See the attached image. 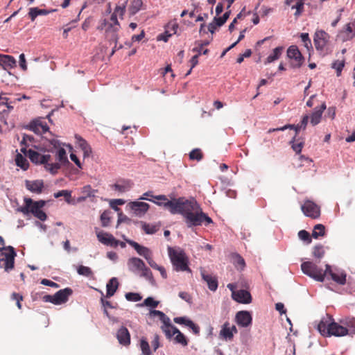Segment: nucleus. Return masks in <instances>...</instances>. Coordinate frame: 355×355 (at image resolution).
I'll return each mask as SVG.
<instances>
[{"label": "nucleus", "mask_w": 355, "mask_h": 355, "mask_svg": "<svg viewBox=\"0 0 355 355\" xmlns=\"http://www.w3.org/2000/svg\"><path fill=\"white\" fill-rule=\"evenodd\" d=\"M158 201H153L158 206L167 209L172 214H181L188 227L208 225L213 223L212 219L202 211L197 202L185 198H173L169 200L165 195L155 196Z\"/></svg>", "instance_id": "obj_1"}, {"label": "nucleus", "mask_w": 355, "mask_h": 355, "mask_svg": "<svg viewBox=\"0 0 355 355\" xmlns=\"http://www.w3.org/2000/svg\"><path fill=\"white\" fill-rule=\"evenodd\" d=\"M28 157L31 159V161L36 164H43L45 169L50 172L52 175H55L58 173V170L61 167V164L60 163H50V160L51 157L50 155H42L40 153L33 150L32 149H29L28 150Z\"/></svg>", "instance_id": "obj_2"}, {"label": "nucleus", "mask_w": 355, "mask_h": 355, "mask_svg": "<svg viewBox=\"0 0 355 355\" xmlns=\"http://www.w3.org/2000/svg\"><path fill=\"white\" fill-rule=\"evenodd\" d=\"M168 253L175 270L191 272L188 265V257L184 250L168 247Z\"/></svg>", "instance_id": "obj_3"}, {"label": "nucleus", "mask_w": 355, "mask_h": 355, "mask_svg": "<svg viewBox=\"0 0 355 355\" xmlns=\"http://www.w3.org/2000/svg\"><path fill=\"white\" fill-rule=\"evenodd\" d=\"M0 253V267L9 272L14 268L15 258L17 256L15 248L12 246L2 248Z\"/></svg>", "instance_id": "obj_4"}, {"label": "nucleus", "mask_w": 355, "mask_h": 355, "mask_svg": "<svg viewBox=\"0 0 355 355\" xmlns=\"http://www.w3.org/2000/svg\"><path fill=\"white\" fill-rule=\"evenodd\" d=\"M302 272L318 282H323L326 275V270L324 271L312 261H305L301 264Z\"/></svg>", "instance_id": "obj_5"}, {"label": "nucleus", "mask_w": 355, "mask_h": 355, "mask_svg": "<svg viewBox=\"0 0 355 355\" xmlns=\"http://www.w3.org/2000/svg\"><path fill=\"white\" fill-rule=\"evenodd\" d=\"M24 202L25 206L21 208V211L24 214L31 213L35 215L45 205V202L44 200L34 202L31 198H24Z\"/></svg>", "instance_id": "obj_6"}, {"label": "nucleus", "mask_w": 355, "mask_h": 355, "mask_svg": "<svg viewBox=\"0 0 355 355\" xmlns=\"http://www.w3.org/2000/svg\"><path fill=\"white\" fill-rule=\"evenodd\" d=\"M302 211L306 216L311 218H318L320 215V207L313 202L306 200L301 207Z\"/></svg>", "instance_id": "obj_7"}, {"label": "nucleus", "mask_w": 355, "mask_h": 355, "mask_svg": "<svg viewBox=\"0 0 355 355\" xmlns=\"http://www.w3.org/2000/svg\"><path fill=\"white\" fill-rule=\"evenodd\" d=\"M287 55L292 60L293 67H300L304 62V58L297 46H290L287 51Z\"/></svg>", "instance_id": "obj_8"}, {"label": "nucleus", "mask_w": 355, "mask_h": 355, "mask_svg": "<svg viewBox=\"0 0 355 355\" xmlns=\"http://www.w3.org/2000/svg\"><path fill=\"white\" fill-rule=\"evenodd\" d=\"M150 315L153 316H158L162 325L160 327L162 331L165 335L169 336L168 327H171V322L170 318L162 311L158 310H152Z\"/></svg>", "instance_id": "obj_9"}, {"label": "nucleus", "mask_w": 355, "mask_h": 355, "mask_svg": "<svg viewBox=\"0 0 355 355\" xmlns=\"http://www.w3.org/2000/svg\"><path fill=\"white\" fill-rule=\"evenodd\" d=\"M98 240L103 244L116 248L119 245V240H116L111 234L103 231H97L96 228Z\"/></svg>", "instance_id": "obj_10"}, {"label": "nucleus", "mask_w": 355, "mask_h": 355, "mask_svg": "<svg viewBox=\"0 0 355 355\" xmlns=\"http://www.w3.org/2000/svg\"><path fill=\"white\" fill-rule=\"evenodd\" d=\"M168 330L169 331V336L165 335L166 338L171 339L174 335H176L174 337V340L176 343L181 344L183 346L188 345L187 338L176 327L171 324V327H168Z\"/></svg>", "instance_id": "obj_11"}, {"label": "nucleus", "mask_w": 355, "mask_h": 355, "mask_svg": "<svg viewBox=\"0 0 355 355\" xmlns=\"http://www.w3.org/2000/svg\"><path fill=\"white\" fill-rule=\"evenodd\" d=\"M72 293V289L69 287L58 291L53 295V304L60 305L66 303L68 301L69 296H71Z\"/></svg>", "instance_id": "obj_12"}, {"label": "nucleus", "mask_w": 355, "mask_h": 355, "mask_svg": "<svg viewBox=\"0 0 355 355\" xmlns=\"http://www.w3.org/2000/svg\"><path fill=\"white\" fill-rule=\"evenodd\" d=\"M235 320L238 325L242 327H248L251 325L252 318L249 311H240L236 314Z\"/></svg>", "instance_id": "obj_13"}, {"label": "nucleus", "mask_w": 355, "mask_h": 355, "mask_svg": "<svg viewBox=\"0 0 355 355\" xmlns=\"http://www.w3.org/2000/svg\"><path fill=\"white\" fill-rule=\"evenodd\" d=\"M238 330L235 325H230L226 322L222 326L220 331V336L226 340H232L234 334H237Z\"/></svg>", "instance_id": "obj_14"}, {"label": "nucleus", "mask_w": 355, "mask_h": 355, "mask_svg": "<svg viewBox=\"0 0 355 355\" xmlns=\"http://www.w3.org/2000/svg\"><path fill=\"white\" fill-rule=\"evenodd\" d=\"M30 130L37 135H43L49 131L47 123L41 119L33 121L30 123Z\"/></svg>", "instance_id": "obj_15"}, {"label": "nucleus", "mask_w": 355, "mask_h": 355, "mask_svg": "<svg viewBox=\"0 0 355 355\" xmlns=\"http://www.w3.org/2000/svg\"><path fill=\"white\" fill-rule=\"evenodd\" d=\"M232 297L234 300L241 304H249L252 302V296L250 292L243 289L233 291Z\"/></svg>", "instance_id": "obj_16"}, {"label": "nucleus", "mask_w": 355, "mask_h": 355, "mask_svg": "<svg viewBox=\"0 0 355 355\" xmlns=\"http://www.w3.org/2000/svg\"><path fill=\"white\" fill-rule=\"evenodd\" d=\"M174 322L179 324H184L190 328L195 335H199L200 327L195 324L192 320L187 317H175L173 318Z\"/></svg>", "instance_id": "obj_17"}, {"label": "nucleus", "mask_w": 355, "mask_h": 355, "mask_svg": "<svg viewBox=\"0 0 355 355\" xmlns=\"http://www.w3.org/2000/svg\"><path fill=\"white\" fill-rule=\"evenodd\" d=\"M329 330L330 331L329 336H344L347 335V330L344 327V324H340L336 322H331L329 323Z\"/></svg>", "instance_id": "obj_18"}, {"label": "nucleus", "mask_w": 355, "mask_h": 355, "mask_svg": "<svg viewBox=\"0 0 355 355\" xmlns=\"http://www.w3.org/2000/svg\"><path fill=\"white\" fill-rule=\"evenodd\" d=\"M116 338L119 343L123 346H128L130 344V334L125 327H121L117 331Z\"/></svg>", "instance_id": "obj_19"}, {"label": "nucleus", "mask_w": 355, "mask_h": 355, "mask_svg": "<svg viewBox=\"0 0 355 355\" xmlns=\"http://www.w3.org/2000/svg\"><path fill=\"white\" fill-rule=\"evenodd\" d=\"M25 186L28 191L33 193H41L44 188V182L42 180H26Z\"/></svg>", "instance_id": "obj_20"}, {"label": "nucleus", "mask_w": 355, "mask_h": 355, "mask_svg": "<svg viewBox=\"0 0 355 355\" xmlns=\"http://www.w3.org/2000/svg\"><path fill=\"white\" fill-rule=\"evenodd\" d=\"M126 242L130 245L140 256L144 257L146 259L152 255V252L149 248L141 245L138 243L132 240L127 239Z\"/></svg>", "instance_id": "obj_21"}, {"label": "nucleus", "mask_w": 355, "mask_h": 355, "mask_svg": "<svg viewBox=\"0 0 355 355\" xmlns=\"http://www.w3.org/2000/svg\"><path fill=\"white\" fill-rule=\"evenodd\" d=\"M327 274H329L334 282L340 285H344L346 282V274L344 272H333L331 269V266L328 264L326 265V275Z\"/></svg>", "instance_id": "obj_22"}, {"label": "nucleus", "mask_w": 355, "mask_h": 355, "mask_svg": "<svg viewBox=\"0 0 355 355\" xmlns=\"http://www.w3.org/2000/svg\"><path fill=\"white\" fill-rule=\"evenodd\" d=\"M201 276L202 279L207 283L208 288L211 291H216L218 288V279L212 275L205 272V270H201Z\"/></svg>", "instance_id": "obj_23"}, {"label": "nucleus", "mask_w": 355, "mask_h": 355, "mask_svg": "<svg viewBox=\"0 0 355 355\" xmlns=\"http://www.w3.org/2000/svg\"><path fill=\"white\" fill-rule=\"evenodd\" d=\"M146 266L145 263L139 258L132 257L128 261V267L132 272L141 271Z\"/></svg>", "instance_id": "obj_24"}, {"label": "nucleus", "mask_w": 355, "mask_h": 355, "mask_svg": "<svg viewBox=\"0 0 355 355\" xmlns=\"http://www.w3.org/2000/svg\"><path fill=\"white\" fill-rule=\"evenodd\" d=\"M325 109V103H323L320 107H315L314 109V111L311 115V123L312 125L315 126L320 122L322 113Z\"/></svg>", "instance_id": "obj_25"}, {"label": "nucleus", "mask_w": 355, "mask_h": 355, "mask_svg": "<svg viewBox=\"0 0 355 355\" xmlns=\"http://www.w3.org/2000/svg\"><path fill=\"white\" fill-rule=\"evenodd\" d=\"M130 207L136 215H143L148 210L150 206L146 202H132Z\"/></svg>", "instance_id": "obj_26"}, {"label": "nucleus", "mask_w": 355, "mask_h": 355, "mask_svg": "<svg viewBox=\"0 0 355 355\" xmlns=\"http://www.w3.org/2000/svg\"><path fill=\"white\" fill-rule=\"evenodd\" d=\"M0 67L4 69L13 68L16 67V60L11 55L0 54Z\"/></svg>", "instance_id": "obj_27"}, {"label": "nucleus", "mask_w": 355, "mask_h": 355, "mask_svg": "<svg viewBox=\"0 0 355 355\" xmlns=\"http://www.w3.org/2000/svg\"><path fill=\"white\" fill-rule=\"evenodd\" d=\"M75 138L76 139V144L80 148L83 152L84 157H89L92 153V148L88 144L87 141L79 135H76Z\"/></svg>", "instance_id": "obj_28"}, {"label": "nucleus", "mask_w": 355, "mask_h": 355, "mask_svg": "<svg viewBox=\"0 0 355 355\" xmlns=\"http://www.w3.org/2000/svg\"><path fill=\"white\" fill-rule=\"evenodd\" d=\"M132 186L130 180H122L112 185V188L119 192L123 193L129 191Z\"/></svg>", "instance_id": "obj_29"}, {"label": "nucleus", "mask_w": 355, "mask_h": 355, "mask_svg": "<svg viewBox=\"0 0 355 355\" xmlns=\"http://www.w3.org/2000/svg\"><path fill=\"white\" fill-rule=\"evenodd\" d=\"M118 287H119V282H118L117 278H116V277L111 278L106 285V288H107L106 296H107V297H110L112 295H114V294L118 289Z\"/></svg>", "instance_id": "obj_30"}, {"label": "nucleus", "mask_w": 355, "mask_h": 355, "mask_svg": "<svg viewBox=\"0 0 355 355\" xmlns=\"http://www.w3.org/2000/svg\"><path fill=\"white\" fill-rule=\"evenodd\" d=\"M328 38L329 35L325 31L322 30L317 31L314 35V44H327Z\"/></svg>", "instance_id": "obj_31"}, {"label": "nucleus", "mask_w": 355, "mask_h": 355, "mask_svg": "<svg viewBox=\"0 0 355 355\" xmlns=\"http://www.w3.org/2000/svg\"><path fill=\"white\" fill-rule=\"evenodd\" d=\"M53 11H55V10H48L46 9H39L37 7H33L29 9L28 15L31 21H33L37 16L46 15Z\"/></svg>", "instance_id": "obj_32"}, {"label": "nucleus", "mask_w": 355, "mask_h": 355, "mask_svg": "<svg viewBox=\"0 0 355 355\" xmlns=\"http://www.w3.org/2000/svg\"><path fill=\"white\" fill-rule=\"evenodd\" d=\"M347 330V335L355 334V318H347L341 322Z\"/></svg>", "instance_id": "obj_33"}, {"label": "nucleus", "mask_w": 355, "mask_h": 355, "mask_svg": "<svg viewBox=\"0 0 355 355\" xmlns=\"http://www.w3.org/2000/svg\"><path fill=\"white\" fill-rule=\"evenodd\" d=\"M203 46L195 47L193 49V52H196L197 54L194 55L190 60L191 69L194 68L198 63V56L201 54V51H203V54H206L208 52L207 49L203 50Z\"/></svg>", "instance_id": "obj_34"}, {"label": "nucleus", "mask_w": 355, "mask_h": 355, "mask_svg": "<svg viewBox=\"0 0 355 355\" xmlns=\"http://www.w3.org/2000/svg\"><path fill=\"white\" fill-rule=\"evenodd\" d=\"M15 164L24 171L27 170L29 167L28 160L20 153H17L15 156Z\"/></svg>", "instance_id": "obj_35"}, {"label": "nucleus", "mask_w": 355, "mask_h": 355, "mask_svg": "<svg viewBox=\"0 0 355 355\" xmlns=\"http://www.w3.org/2000/svg\"><path fill=\"white\" fill-rule=\"evenodd\" d=\"M300 128H301L300 126V124H297V125L287 124L283 127L277 128H270L268 130V133H271V132H277V131H284L286 129H292V130H295V135L294 137H295L296 135L298 134V132Z\"/></svg>", "instance_id": "obj_36"}, {"label": "nucleus", "mask_w": 355, "mask_h": 355, "mask_svg": "<svg viewBox=\"0 0 355 355\" xmlns=\"http://www.w3.org/2000/svg\"><path fill=\"white\" fill-rule=\"evenodd\" d=\"M329 322L321 320L318 324V330L323 336H329L330 331L329 330Z\"/></svg>", "instance_id": "obj_37"}, {"label": "nucleus", "mask_w": 355, "mask_h": 355, "mask_svg": "<svg viewBox=\"0 0 355 355\" xmlns=\"http://www.w3.org/2000/svg\"><path fill=\"white\" fill-rule=\"evenodd\" d=\"M141 227L146 234H153L156 233L159 230V225L148 224V223H146L144 222H141Z\"/></svg>", "instance_id": "obj_38"}, {"label": "nucleus", "mask_w": 355, "mask_h": 355, "mask_svg": "<svg viewBox=\"0 0 355 355\" xmlns=\"http://www.w3.org/2000/svg\"><path fill=\"white\" fill-rule=\"evenodd\" d=\"M97 190H94L90 185H86L82 189V193L83 196L80 198V200H85L87 198L94 197Z\"/></svg>", "instance_id": "obj_39"}, {"label": "nucleus", "mask_w": 355, "mask_h": 355, "mask_svg": "<svg viewBox=\"0 0 355 355\" xmlns=\"http://www.w3.org/2000/svg\"><path fill=\"white\" fill-rule=\"evenodd\" d=\"M282 51H283L282 46H278V47L275 48L273 50V52L269 56H268L265 63L266 64L270 63V62H272L275 60H277L279 58L280 55L282 54Z\"/></svg>", "instance_id": "obj_40"}, {"label": "nucleus", "mask_w": 355, "mask_h": 355, "mask_svg": "<svg viewBox=\"0 0 355 355\" xmlns=\"http://www.w3.org/2000/svg\"><path fill=\"white\" fill-rule=\"evenodd\" d=\"M325 235V227L322 224H317L314 226L312 237L314 239H318L320 236Z\"/></svg>", "instance_id": "obj_41"}, {"label": "nucleus", "mask_w": 355, "mask_h": 355, "mask_svg": "<svg viewBox=\"0 0 355 355\" xmlns=\"http://www.w3.org/2000/svg\"><path fill=\"white\" fill-rule=\"evenodd\" d=\"M324 254L325 250L322 245H316L313 247L312 254L315 258L320 260L324 257Z\"/></svg>", "instance_id": "obj_42"}, {"label": "nucleus", "mask_w": 355, "mask_h": 355, "mask_svg": "<svg viewBox=\"0 0 355 355\" xmlns=\"http://www.w3.org/2000/svg\"><path fill=\"white\" fill-rule=\"evenodd\" d=\"M142 6V0H132L130 8L131 14L135 15L138 12L141 10Z\"/></svg>", "instance_id": "obj_43"}, {"label": "nucleus", "mask_w": 355, "mask_h": 355, "mask_svg": "<svg viewBox=\"0 0 355 355\" xmlns=\"http://www.w3.org/2000/svg\"><path fill=\"white\" fill-rule=\"evenodd\" d=\"M345 66V60H336L332 64L331 67L336 71L337 76H340L341 75L342 70Z\"/></svg>", "instance_id": "obj_44"}, {"label": "nucleus", "mask_w": 355, "mask_h": 355, "mask_svg": "<svg viewBox=\"0 0 355 355\" xmlns=\"http://www.w3.org/2000/svg\"><path fill=\"white\" fill-rule=\"evenodd\" d=\"M140 348L144 355H151L150 346L146 338L141 339Z\"/></svg>", "instance_id": "obj_45"}, {"label": "nucleus", "mask_w": 355, "mask_h": 355, "mask_svg": "<svg viewBox=\"0 0 355 355\" xmlns=\"http://www.w3.org/2000/svg\"><path fill=\"white\" fill-rule=\"evenodd\" d=\"M57 159L60 162V164L69 163L67 157L66 150L63 148H60L57 152Z\"/></svg>", "instance_id": "obj_46"}, {"label": "nucleus", "mask_w": 355, "mask_h": 355, "mask_svg": "<svg viewBox=\"0 0 355 355\" xmlns=\"http://www.w3.org/2000/svg\"><path fill=\"white\" fill-rule=\"evenodd\" d=\"M140 272H141V277H145L147 280H148L152 284H153L155 282L152 272L148 267H146V266H145L144 268H142Z\"/></svg>", "instance_id": "obj_47"}, {"label": "nucleus", "mask_w": 355, "mask_h": 355, "mask_svg": "<svg viewBox=\"0 0 355 355\" xmlns=\"http://www.w3.org/2000/svg\"><path fill=\"white\" fill-rule=\"evenodd\" d=\"M203 154L200 149L196 148L193 149L191 153H189V158L192 160H197L200 161L202 159Z\"/></svg>", "instance_id": "obj_48"}, {"label": "nucleus", "mask_w": 355, "mask_h": 355, "mask_svg": "<svg viewBox=\"0 0 355 355\" xmlns=\"http://www.w3.org/2000/svg\"><path fill=\"white\" fill-rule=\"evenodd\" d=\"M77 272L79 275L85 276V277H90L92 275V271L90 268L85 266H80L78 269Z\"/></svg>", "instance_id": "obj_49"}, {"label": "nucleus", "mask_w": 355, "mask_h": 355, "mask_svg": "<svg viewBox=\"0 0 355 355\" xmlns=\"http://www.w3.org/2000/svg\"><path fill=\"white\" fill-rule=\"evenodd\" d=\"M304 0H298L296 4L291 7L292 9L296 10L294 14L295 17H298L302 14L304 10Z\"/></svg>", "instance_id": "obj_50"}, {"label": "nucleus", "mask_w": 355, "mask_h": 355, "mask_svg": "<svg viewBox=\"0 0 355 355\" xmlns=\"http://www.w3.org/2000/svg\"><path fill=\"white\" fill-rule=\"evenodd\" d=\"M61 196H64L65 200L69 203L70 202V198L71 197L70 191H69L68 190H62L54 193V197L55 198H60Z\"/></svg>", "instance_id": "obj_51"}, {"label": "nucleus", "mask_w": 355, "mask_h": 355, "mask_svg": "<svg viewBox=\"0 0 355 355\" xmlns=\"http://www.w3.org/2000/svg\"><path fill=\"white\" fill-rule=\"evenodd\" d=\"M298 236L301 240L306 241L308 244H310L312 241L309 233L306 230H300L298 232Z\"/></svg>", "instance_id": "obj_52"}, {"label": "nucleus", "mask_w": 355, "mask_h": 355, "mask_svg": "<svg viewBox=\"0 0 355 355\" xmlns=\"http://www.w3.org/2000/svg\"><path fill=\"white\" fill-rule=\"evenodd\" d=\"M125 296L128 301L138 302L141 300V296L136 293H127Z\"/></svg>", "instance_id": "obj_53"}, {"label": "nucleus", "mask_w": 355, "mask_h": 355, "mask_svg": "<svg viewBox=\"0 0 355 355\" xmlns=\"http://www.w3.org/2000/svg\"><path fill=\"white\" fill-rule=\"evenodd\" d=\"M101 221L103 227H107L110 222V218L107 211H104L101 215Z\"/></svg>", "instance_id": "obj_54"}, {"label": "nucleus", "mask_w": 355, "mask_h": 355, "mask_svg": "<svg viewBox=\"0 0 355 355\" xmlns=\"http://www.w3.org/2000/svg\"><path fill=\"white\" fill-rule=\"evenodd\" d=\"M128 3V0H125L123 3L116 6L114 13L119 14L123 15L125 12V7Z\"/></svg>", "instance_id": "obj_55"}, {"label": "nucleus", "mask_w": 355, "mask_h": 355, "mask_svg": "<svg viewBox=\"0 0 355 355\" xmlns=\"http://www.w3.org/2000/svg\"><path fill=\"white\" fill-rule=\"evenodd\" d=\"M11 299L16 301V304L18 309H21V302L23 300V296L19 293H13L11 295Z\"/></svg>", "instance_id": "obj_56"}, {"label": "nucleus", "mask_w": 355, "mask_h": 355, "mask_svg": "<svg viewBox=\"0 0 355 355\" xmlns=\"http://www.w3.org/2000/svg\"><path fill=\"white\" fill-rule=\"evenodd\" d=\"M295 137L291 141L292 144V148L296 153H300L302 151L303 147V142L295 143Z\"/></svg>", "instance_id": "obj_57"}, {"label": "nucleus", "mask_w": 355, "mask_h": 355, "mask_svg": "<svg viewBox=\"0 0 355 355\" xmlns=\"http://www.w3.org/2000/svg\"><path fill=\"white\" fill-rule=\"evenodd\" d=\"M159 302L157 301L154 300V299L151 297H148L144 301V304L147 306H151L155 308L157 306Z\"/></svg>", "instance_id": "obj_58"}, {"label": "nucleus", "mask_w": 355, "mask_h": 355, "mask_svg": "<svg viewBox=\"0 0 355 355\" xmlns=\"http://www.w3.org/2000/svg\"><path fill=\"white\" fill-rule=\"evenodd\" d=\"M111 24H110V28H113L114 31H116L118 30L117 27H113V25L114 26H119V23L117 19L116 14L112 13L110 17Z\"/></svg>", "instance_id": "obj_59"}, {"label": "nucleus", "mask_w": 355, "mask_h": 355, "mask_svg": "<svg viewBox=\"0 0 355 355\" xmlns=\"http://www.w3.org/2000/svg\"><path fill=\"white\" fill-rule=\"evenodd\" d=\"M179 297L182 299L183 300L186 301L187 302L191 304L192 303V297L191 295L187 293V292H180L179 293Z\"/></svg>", "instance_id": "obj_60"}, {"label": "nucleus", "mask_w": 355, "mask_h": 355, "mask_svg": "<svg viewBox=\"0 0 355 355\" xmlns=\"http://www.w3.org/2000/svg\"><path fill=\"white\" fill-rule=\"evenodd\" d=\"M171 35H172V33H170L168 32V31H166L164 32V33L159 34L157 36V41H163L164 42H167L168 37H171Z\"/></svg>", "instance_id": "obj_61"}, {"label": "nucleus", "mask_w": 355, "mask_h": 355, "mask_svg": "<svg viewBox=\"0 0 355 355\" xmlns=\"http://www.w3.org/2000/svg\"><path fill=\"white\" fill-rule=\"evenodd\" d=\"M264 42L276 43L277 40L273 36H269V37H266L262 40H258L256 42V44L259 45V44H263Z\"/></svg>", "instance_id": "obj_62"}, {"label": "nucleus", "mask_w": 355, "mask_h": 355, "mask_svg": "<svg viewBox=\"0 0 355 355\" xmlns=\"http://www.w3.org/2000/svg\"><path fill=\"white\" fill-rule=\"evenodd\" d=\"M251 54H252V51H251V50H250V49H247V50L245 51V53H243V54H240V55H239V57H238V58H237V60H236V62H237L238 63H239V64H240V63H241V62L243 61V60H244V58H249V57H250Z\"/></svg>", "instance_id": "obj_63"}, {"label": "nucleus", "mask_w": 355, "mask_h": 355, "mask_svg": "<svg viewBox=\"0 0 355 355\" xmlns=\"http://www.w3.org/2000/svg\"><path fill=\"white\" fill-rule=\"evenodd\" d=\"M235 263L237 266H239L241 269H243L245 266V261L244 259L239 254L235 256Z\"/></svg>", "instance_id": "obj_64"}]
</instances>
